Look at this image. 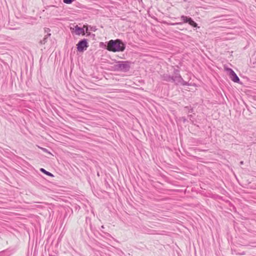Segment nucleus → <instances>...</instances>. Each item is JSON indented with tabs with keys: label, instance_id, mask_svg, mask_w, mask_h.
<instances>
[{
	"label": "nucleus",
	"instance_id": "obj_1",
	"mask_svg": "<svg viewBox=\"0 0 256 256\" xmlns=\"http://www.w3.org/2000/svg\"><path fill=\"white\" fill-rule=\"evenodd\" d=\"M106 48L112 52H123L126 48V44L120 39L111 40L108 42Z\"/></svg>",
	"mask_w": 256,
	"mask_h": 256
},
{
	"label": "nucleus",
	"instance_id": "obj_2",
	"mask_svg": "<svg viewBox=\"0 0 256 256\" xmlns=\"http://www.w3.org/2000/svg\"><path fill=\"white\" fill-rule=\"evenodd\" d=\"M131 64V62L129 61H118L116 62L114 67L116 70L127 72L130 70Z\"/></svg>",
	"mask_w": 256,
	"mask_h": 256
},
{
	"label": "nucleus",
	"instance_id": "obj_3",
	"mask_svg": "<svg viewBox=\"0 0 256 256\" xmlns=\"http://www.w3.org/2000/svg\"><path fill=\"white\" fill-rule=\"evenodd\" d=\"M77 49L80 52H82L88 47V44L86 39H82L77 44Z\"/></svg>",
	"mask_w": 256,
	"mask_h": 256
},
{
	"label": "nucleus",
	"instance_id": "obj_4",
	"mask_svg": "<svg viewBox=\"0 0 256 256\" xmlns=\"http://www.w3.org/2000/svg\"><path fill=\"white\" fill-rule=\"evenodd\" d=\"M172 82L175 83L176 84H181L182 86L188 85V82H185L180 75H175L172 76Z\"/></svg>",
	"mask_w": 256,
	"mask_h": 256
},
{
	"label": "nucleus",
	"instance_id": "obj_5",
	"mask_svg": "<svg viewBox=\"0 0 256 256\" xmlns=\"http://www.w3.org/2000/svg\"><path fill=\"white\" fill-rule=\"evenodd\" d=\"M180 19L183 21L184 22L188 23L194 28L198 27V24L190 17H188L185 16H180Z\"/></svg>",
	"mask_w": 256,
	"mask_h": 256
},
{
	"label": "nucleus",
	"instance_id": "obj_6",
	"mask_svg": "<svg viewBox=\"0 0 256 256\" xmlns=\"http://www.w3.org/2000/svg\"><path fill=\"white\" fill-rule=\"evenodd\" d=\"M226 70L228 72L230 78L234 82L238 83L240 81V78L235 73V72L231 68H228Z\"/></svg>",
	"mask_w": 256,
	"mask_h": 256
},
{
	"label": "nucleus",
	"instance_id": "obj_7",
	"mask_svg": "<svg viewBox=\"0 0 256 256\" xmlns=\"http://www.w3.org/2000/svg\"><path fill=\"white\" fill-rule=\"evenodd\" d=\"M172 76H170L168 74H164L162 75H160V78L162 80L167 82H172Z\"/></svg>",
	"mask_w": 256,
	"mask_h": 256
},
{
	"label": "nucleus",
	"instance_id": "obj_8",
	"mask_svg": "<svg viewBox=\"0 0 256 256\" xmlns=\"http://www.w3.org/2000/svg\"><path fill=\"white\" fill-rule=\"evenodd\" d=\"M74 32L77 35H80V34L82 35L85 34L84 28L79 27L78 25L74 27Z\"/></svg>",
	"mask_w": 256,
	"mask_h": 256
},
{
	"label": "nucleus",
	"instance_id": "obj_9",
	"mask_svg": "<svg viewBox=\"0 0 256 256\" xmlns=\"http://www.w3.org/2000/svg\"><path fill=\"white\" fill-rule=\"evenodd\" d=\"M51 35L50 34H46L44 38L41 40L40 42V43L42 44H45L47 41H48V38L49 36H50Z\"/></svg>",
	"mask_w": 256,
	"mask_h": 256
},
{
	"label": "nucleus",
	"instance_id": "obj_10",
	"mask_svg": "<svg viewBox=\"0 0 256 256\" xmlns=\"http://www.w3.org/2000/svg\"><path fill=\"white\" fill-rule=\"evenodd\" d=\"M40 171L44 173V174H46L47 176H50L52 177L54 176V175L52 173L50 172H49L46 171V170H44L43 168H40Z\"/></svg>",
	"mask_w": 256,
	"mask_h": 256
},
{
	"label": "nucleus",
	"instance_id": "obj_11",
	"mask_svg": "<svg viewBox=\"0 0 256 256\" xmlns=\"http://www.w3.org/2000/svg\"><path fill=\"white\" fill-rule=\"evenodd\" d=\"M174 76L175 75H180V72L178 69H174Z\"/></svg>",
	"mask_w": 256,
	"mask_h": 256
},
{
	"label": "nucleus",
	"instance_id": "obj_12",
	"mask_svg": "<svg viewBox=\"0 0 256 256\" xmlns=\"http://www.w3.org/2000/svg\"><path fill=\"white\" fill-rule=\"evenodd\" d=\"M182 22H176V23H172L171 24V25H177V24H182Z\"/></svg>",
	"mask_w": 256,
	"mask_h": 256
},
{
	"label": "nucleus",
	"instance_id": "obj_13",
	"mask_svg": "<svg viewBox=\"0 0 256 256\" xmlns=\"http://www.w3.org/2000/svg\"><path fill=\"white\" fill-rule=\"evenodd\" d=\"M42 150L44 152H48V150L47 149L45 148H42Z\"/></svg>",
	"mask_w": 256,
	"mask_h": 256
},
{
	"label": "nucleus",
	"instance_id": "obj_14",
	"mask_svg": "<svg viewBox=\"0 0 256 256\" xmlns=\"http://www.w3.org/2000/svg\"><path fill=\"white\" fill-rule=\"evenodd\" d=\"M193 111V109L192 108H191L190 109V110L188 111V112H192Z\"/></svg>",
	"mask_w": 256,
	"mask_h": 256
},
{
	"label": "nucleus",
	"instance_id": "obj_15",
	"mask_svg": "<svg viewBox=\"0 0 256 256\" xmlns=\"http://www.w3.org/2000/svg\"><path fill=\"white\" fill-rule=\"evenodd\" d=\"M188 116L190 117V118H192V115H189Z\"/></svg>",
	"mask_w": 256,
	"mask_h": 256
},
{
	"label": "nucleus",
	"instance_id": "obj_16",
	"mask_svg": "<svg viewBox=\"0 0 256 256\" xmlns=\"http://www.w3.org/2000/svg\"><path fill=\"white\" fill-rule=\"evenodd\" d=\"M240 164H243V162H242V161L240 162Z\"/></svg>",
	"mask_w": 256,
	"mask_h": 256
},
{
	"label": "nucleus",
	"instance_id": "obj_17",
	"mask_svg": "<svg viewBox=\"0 0 256 256\" xmlns=\"http://www.w3.org/2000/svg\"><path fill=\"white\" fill-rule=\"evenodd\" d=\"M102 228H104V226H102Z\"/></svg>",
	"mask_w": 256,
	"mask_h": 256
}]
</instances>
